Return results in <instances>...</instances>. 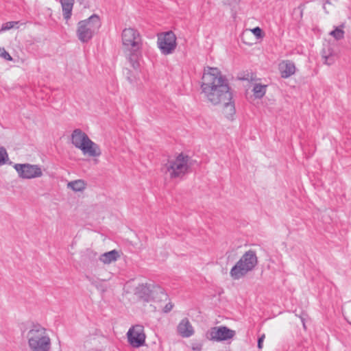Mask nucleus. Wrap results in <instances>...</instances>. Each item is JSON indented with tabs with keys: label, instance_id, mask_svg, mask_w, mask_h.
<instances>
[{
	"label": "nucleus",
	"instance_id": "obj_10",
	"mask_svg": "<svg viewBox=\"0 0 351 351\" xmlns=\"http://www.w3.org/2000/svg\"><path fill=\"white\" fill-rule=\"evenodd\" d=\"M129 344L134 348H138L145 345L146 334L144 326L136 324L131 326L127 332Z\"/></svg>",
	"mask_w": 351,
	"mask_h": 351
},
{
	"label": "nucleus",
	"instance_id": "obj_25",
	"mask_svg": "<svg viewBox=\"0 0 351 351\" xmlns=\"http://www.w3.org/2000/svg\"><path fill=\"white\" fill-rule=\"evenodd\" d=\"M0 57L8 60L12 61V58L4 47H0Z\"/></svg>",
	"mask_w": 351,
	"mask_h": 351
},
{
	"label": "nucleus",
	"instance_id": "obj_7",
	"mask_svg": "<svg viewBox=\"0 0 351 351\" xmlns=\"http://www.w3.org/2000/svg\"><path fill=\"white\" fill-rule=\"evenodd\" d=\"M101 26L99 17L93 14L89 18L80 21L77 26V36L81 42H87L95 34H96Z\"/></svg>",
	"mask_w": 351,
	"mask_h": 351
},
{
	"label": "nucleus",
	"instance_id": "obj_6",
	"mask_svg": "<svg viewBox=\"0 0 351 351\" xmlns=\"http://www.w3.org/2000/svg\"><path fill=\"white\" fill-rule=\"evenodd\" d=\"M258 263V258L255 251L249 250L245 252L234 266L230 269V275L238 280L243 277L249 271L253 270Z\"/></svg>",
	"mask_w": 351,
	"mask_h": 351
},
{
	"label": "nucleus",
	"instance_id": "obj_12",
	"mask_svg": "<svg viewBox=\"0 0 351 351\" xmlns=\"http://www.w3.org/2000/svg\"><path fill=\"white\" fill-rule=\"evenodd\" d=\"M234 335L235 331L226 326L213 327L208 332V338L215 341L228 340Z\"/></svg>",
	"mask_w": 351,
	"mask_h": 351
},
{
	"label": "nucleus",
	"instance_id": "obj_23",
	"mask_svg": "<svg viewBox=\"0 0 351 351\" xmlns=\"http://www.w3.org/2000/svg\"><path fill=\"white\" fill-rule=\"evenodd\" d=\"M343 26L337 27L334 30H332L330 35L332 36L335 40H340L344 37V31L343 29Z\"/></svg>",
	"mask_w": 351,
	"mask_h": 351
},
{
	"label": "nucleus",
	"instance_id": "obj_4",
	"mask_svg": "<svg viewBox=\"0 0 351 351\" xmlns=\"http://www.w3.org/2000/svg\"><path fill=\"white\" fill-rule=\"evenodd\" d=\"M29 351H50L51 338L47 329L40 324H32L23 332Z\"/></svg>",
	"mask_w": 351,
	"mask_h": 351
},
{
	"label": "nucleus",
	"instance_id": "obj_15",
	"mask_svg": "<svg viewBox=\"0 0 351 351\" xmlns=\"http://www.w3.org/2000/svg\"><path fill=\"white\" fill-rule=\"evenodd\" d=\"M279 71L282 77L287 78L295 73V67L294 64L289 61H282L279 64Z\"/></svg>",
	"mask_w": 351,
	"mask_h": 351
},
{
	"label": "nucleus",
	"instance_id": "obj_13",
	"mask_svg": "<svg viewBox=\"0 0 351 351\" xmlns=\"http://www.w3.org/2000/svg\"><path fill=\"white\" fill-rule=\"evenodd\" d=\"M122 51L126 62L133 69H138L142 58V48L125 49Z\"/></svg>",
	"mask_w": 351,
	"mask_h": 351
},
{
	"label": "nucleus",
	"instance_id": "obj_24",
	"mask_svg": "<svg viewBox=\"0 0 351 351\" xmlns=\"http://www.w3.org/2000/svg\"><path fill=\"white\" fill-rule=\"evenodd\" d=\"M19 22L16 21H9L7 23H5L2 25L1 28L0 29V33H1L3 31H6L8 29H10L15 26L18 25Z\"/></svg>",
	"mask_w": 351,
	"mask_h": 351
},
{
	"label": "nucleus",
	"instance_id": "obj_14",
	"mask_svg": "<svg viewBox=\"0 0 351 351\" xmlns=\"http://www.w3.org/2000/svg\"><path fill=\"white\" fill-rule=\"evenodd\" d=\"M178 332L182 337H189L194 333L193 327L188 319H183L178 325Z\"/></svg>",
	"mask_w": 351,
	"mask_h": 351
},
{
	"label": "nucleus",
	"instance_id": "obj_18",
	"mask_svg": "<svg viewBox=\"0 0 351 351\" xmlns=\"http://www.w3.org/2000/svg\"><path fill=\"white\" fill-rule=\"evenodd\" d=\"M86 182L81 179L69 182L67 184V188L70 189L74 192H82L86 189Z\"/></svg>",
	"mask_w": 351,
	"mask_h": 351
},
{
	"label": "nucleus",
	"instance_id": "obj_17",
	"mask_svg": "<svg viewBox=\"0 0 351 351\" xmlns=\"http://www.w3.org/2000/svg\"><path fill=\"white\" fill-rule=\"evenodd\" d=\"M75 0H60L62 6L63 16L65 20L68 21L72 14Z\"/></svg>",
	"mask_w": 351,
	"mask_h": 351
},
{
	"label": "nucleus",
	"instance_id": "obj_28",
	"mask_svg": "<svg viewBox=\"0 0 351 351\" xmlns=\"http://www.w3.org/2000/svg\"><path fill=\"white\" fill-rule=\"evenodd\" d=\"M324 63L326 64L330 65L334 62L332 58L330 56H324Z\"/></svg>",
	"mask_w": 351,
	"mask_h": 351
},
{
	"label": "nucleus",
	"instance_id": "obj_2",
	"mask_svg": "<svg viewBox=\"0 0 351 351\" xmlns=\"http://www.w3.org/2000/svg\"><path fill=\"white\" fill-rule=\"evenodd\" d=\"M191 156L185 152L176 153L169 156L160 167L163 176L170 180L182 178L191 170Z\"/></svg>",
	"mask_w": 351,
	"mask_h": 351
},
{
	"label": "nucleus",
	"instance_id": "obj_27",
	"mask_svg": "<svg viewBox=\"0 0 351 351\" xmlns=\"http://www.w3.org/2000/svg\"><path fill=\"white\" fill-rule=\"evenodd\" d=\"M265 334H263L261 335V336L258 338V343H257V346L258 348V349H262L263 348V341L265 339Z\"/></svg>",
	"mask_w": 351,
	"mask_h": 351
},
{
	"label": "nucleus",
	"instance_id": "obj_3",
	"mask_svg": "<svg viewBox=\"0 0 351 351\" xmlns=\"http://www.w3.org/2000/svg\"><path fill=\"white\" fill-rule=\"evenodd\" d=\"M123 300L137 304L142 308L154 306L156 291L147 284H129L127 285Z\"/></svg>",
	"mask_w": 351,
	"mask_h": 351
},
{
	"label": "nucleus",
	"instance_id": "obj_5",
	"mask_svg": "<svg viewBox=\"0 0 351 351\" xmlns=\"http://www.w3.org/2000/svg\"><path fill=\"white\" fill-rule=\"evenodd\" d=\"M71 141L73 145L80 149L85 157L97 159L101 155L99 145L79 129H76L72 132Z\"/></svg>",
	"mask_w": 351,
	"mask_h": 351
},
{
	"label": "nucleus",
	"instance_id": "obj_26",
	"mask_svg": "<svg viewBox=\"0 0 351 351\" xmlns=\"http://www.w3.org/2000/svg\"><path fill=\"white\" fill-rule=\"evenodd\" d=\"M8 159V154L3 148H0V166L3 165Z\"/></svg>",
	"mask_w": 351,
	"mask_h": 351
},
{
	"label": "nucleus",
	"instance_id": "obj_11",
	"mask_svg": "<svg viewBox=\"0 0 351 351\" xmlns=\"http://www.w3.org/2000/svg\"><path fill=\"white\" fill-rule=\"evenodd\" d=\"M14 169L19 176L25 179H32L41 177L43 171L40 167L29 164H16Z\"/></svg>",
	"mask_w": 351,
	"mask_h": 351
},
{
	"label": "nucleus",
	"instance_id": "obj_19",
	"mask_svg": "<svg viewBox=\"0 0 351 351\" xmlns=\"http://www.w3.org/2000/svg\"><path fill=\"white\" fill-rule=\"evenodd\" d=\"M119 256V255L118 252L114 250L103 254L100 256L99 260L104 264H110L116 261Z\"/></svg>",
	"mask_w": 351,
	"mask_h": 351
},
{
	"label": "nucleus",
	"instance_id": "obj_8",
	"mask_svg": "<svg viewBox=\"0 0 351 351\" xmlns=\"http://www.w3.org/2000/svg\"><path fill=\"white\" fill-rule=\"evenodd\" d=\"M122 49L142 48L143 39L138 29L128 27L123 29L121 34Z\"/></svg>",
	"mask_w": 351,
	"mask_h": 351
},
{
	"label": "nucleus",
	"instance_id": "obj_9",
	"mask_svg": "<svg viewBox=\"0 0 351 351\" xmlns=\"http://www.w3.org/2000/svg\"><path fill=\"white\" fill-rule=\"evenodd\" d=\"M157 46L162 54L172 53L177 46L176 34L171 31L159 34L157 38Z\"/></svg>",
	"mask_w": 351,
	"mask_h": 351
},
{
	"label": "nucleus",
	"instance_id": "obj_21",
	"mask_svg": "<svg viewBox=\"0 0 351 351\" xmlns=\"http://www.w3.org/2000/svg\"><path fill=\"white\" fill-rule=\"evenodd\" d=\"M267 85L256 84L253 88L252 92L255 98L261 99L266 93Z\"/></svg>",
	"mask_w": 351,
	"mask_h": 351
},
{
	"label": "nucleus",
	"instance_id": "obj_1",
	"mask_svg": "<svg viewBox=\"0 0 351 351\" xmlns=\"http://www.w3.org/2000/svg\"><path fill=\"white\" fill-rule=\"evenodd\" d=\"M201 86L204 97L214 105L231 99L229 86L217 68L210 67L204 70Z\"/></svg>",
	"mask_w": 351,
	"mask_h": 351
},
{
	"label": "nucleus",
	"instance_id": "obj_16",
	"mask_svg": "<svg viewBox=\"0 0 351 351\" xmlns=\"http://www.w3.org/2000/svg\"><path fill=\"white\" fill-rule=\"evenodd\" d=\"M221 106V112L228 119L232 118L235 114L234 104L232 101V98L227 101H223Z\"/></svg>",
	"mask_w": 351,
	"mask_h": 351
},
{
	"label": "nucleus",
	"instance_id": "obj_22",
	"mask_svg": "<svg viewBox=\"0 0 351 351\" xmlns=\"http://www.w3.org/2000/svg\"><path fill=\"white\" fill-rule=\"evenodd\" d=\"M247 30H250V34L253 35V36L256 39V40H261L265 36V33L259 27H256L253 29H246Z\"/></svg>",
	"mask_w": 351,
	"mask_h": 351
},
{
	"label": "nucleus",
	"instance_id": "obj_20",
	"mask_svg": "<svg viewBox=\"0 0 351 351\" xmlns=\"http://www.w3.org/2000/svg\"><path fill=\"white\" fill-rule=\"evenodd\" d=\"M241 40L243 43L247 45L251 46L256 44L258 40L252 36L250 30L245 29L242 33Z\"/></svg>",
	"mask_w": 351,
	"mask_h": 351
}]
</instances>
